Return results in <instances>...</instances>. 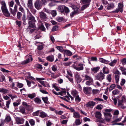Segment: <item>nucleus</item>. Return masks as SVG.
<instances>
[{"label":"nucleus","instance_id":"nucleus-1","mask_svg":"<svg viewBox=\"0 0 126 126\" xmlns=\"http://www.w3.org/2000/svg\"><path fill=\"white\" fill-rule=\"evenodd\" d=\"M0 3L2 5L1 10L4 15L7 17H9L10 16V14L8 11L5 1H2Z\"/></svg>","mask_w":126,"mask_h":126},{"label":"nucleus","instance_id":"nucleus-2","mask_svg":"<svg viewBox=\"0 0 126 126\" xmlns=\"http://www.w3.org/2000/svg\"><path fill=\"white\" fill-rule=\"evenodd\" d=\"M121 98V100H119L118 101V106L122 109H125L126 106L125 105V98L123 96Z\"/></svg>","mask_w":126,"mask_h":126},{"label":"nucleus","instance_id":"nucleus-3","mask_svg":"<svg viewBox=\"0 0 126 126\" xmlns=\"http://www.w3.org/2000/svg\"><path fill=\"white\" fill-rule=\"evenodd\" d=\"M105 77L104 74L102 72H100L95 76V77L96 79L102 82L105 78Z\"/></svg>","mask_w":126,"mask_h":126},{"label":"nucleus","instance_id":"nucleus-4","mask_svg":"<svg viewBox=\"0 0 126 126\" xmlns=\"http://www.w3.org/2000/svg\"><path fill=\"white\" fill-rule=\"evenodd\" d=\"M71 7L74 11L72 12L70 14V16L72 17L78 13L79 10V8L77 7L76 6L74 5H72Z\"/></svg>","mask_w":126,"mask_h":126},{"label":"nucleus","instance_id":"nucleus-5","mask_svg":"<svg viewBox=\"0 0 126 126\" xmlns=\"http://www.w3.org/2000/svg\"><path fill=\"white\" fill-rule=\"evenodd\" d=\"M123 3H119L118 4V9H116L115 11L112 12L113 13H117L119 11H120L121 12H123Z\"/></svg>","mask_w":126,"mask_h":126},{"label":"nucleus","instance_id":"nucleus-6","mask_svg":"<svg viewBox=\"0 0 126 126\" xmlns=\"http://www.w3.org/2000/svg\"><path fill=\"white\" fill-rule=\"evenodd\" d=\"M26 19L29 20V21H31V22H35L36 21L34 17L30 13H27Z\"/></svg>","mask_w":126,"mask_h":126},{"label":"nucleus","instance_id":"nucleus-7","mask_svg":"<svg viewBox=\"0 0 126 126\" xmlns=\"http://www.w3.org/2000/svg\"><path fill=\"white\" fill-rule=\"evenodd\" d=\"M34 5L35 8L38 10H39L41 9L42 6V4L41 1H37L35 2Z\"/></svg>","mask_w":126,"mask_h":126},{"label":"nucleus","instance_id":"nucleus-8","mask_svg":"<svg viewBox=\"0 0 126 126\" xmlns=\"http://www.w3.org/2000/svg\"><path fill=\"white\" fill-rule=\"evenodd\" d=\"M39 16L40 19L42 20H45L47 19V15L46 13L43 12H39Z\"/></svg>","mask_w":126,"mask_h":126},{"label":"nucleus","instance_id":"nucleus-9","mask_svg":"<svg viewBox=\"0 0 126 126\" xmlns=\"http://www.w3.org/2000/svg\"><path fill=\"white\" fill-rule=\"evenodd\" d=\"M92 88L88 87H85L83 88V91L86 94H90L91 92Z\"/></svg>","mask_w":126,"mask_h":126},{"label":"nucleus","instance_id":"nucleus-10","mask_svg":"<svg viewBox=\"0 0 126 126\" xmlns=\"http://www.w3.org/2000/svg\"><path fill=\"white\" fill-rule=\"evenodd\" d=\"M17 6L16 4L15 5L14 10H13L11 8H10V11L14 16L16 14L17 11Z\"/></svg>","mask_w":126,"mask_h":126},{"label":"nucleus","instance_id":"nucleus-11","mask_svg":"<svg viewBox=\"0 0 126 126\" xmlns=\"http://www.w3.org/2000/svg\"><path fill=\"white\" fill-rule=\"evenodd\" d=\"M16 122L18 124H22L23 123L24 119L21 118L17 117L16 118Z\"/></svg>","mask_w":126,"mask_h":126},{"label":"nucleus","instance_id":"nucleus-12","mask_svg":"<svg viewBox=\"0 0 126 126\" xmlns=\"http://www.w3.org/2000/svg\"><path fill=\"white\" fill-rule=\"evenodd\" d=\"M95 103L93 101H90L86 105V106L87 107L93 108L95 105Z\"/></svg>","mask_w":126,"mask_h":126},{"label":"nucleus","instance_id":"nucleus-13","mask_svg":"<svg viewBox=\"0 0 126 126\" xmlns=\"http://www.w3.org/2000/svg\"><path fill=\"white\" fill-rule=\"evenodd\" d=\"M31 60V61H32V57L31 55H30L29 56V58L27 59L26 60L24 61L21 63V64H25L28 63Z\"/></svg>","mask_w":126,"mask_h":126},{"label":"nucleus","instance_id":"nucleus-14","mask_svg":"<svg viewBox=\"0 0 126 126\" xmlns=\"http://www.w3.org/2000/svg\"><path fill=\"white\" fill-rule=\"evenodd\" d=\"M65 6L64 5H59L58 7V10L61 13H63Z\"/></svg>","mask_w":126,"mask_h":126},{"label":"nucleus","instance_id":"nucleus-15","mask_svg":"<svg viewBox=\"0 0 126 126\" xmlns=\"http://www.w3.org/2000/svg\"><path fill=\"white\" fill-rule=\"evenodd\" d=\"M27 5L28 8L30 9L33 8L32 0H28Z\"/></svg>","mask_w":126,"mask_h":126},{"label":"nucleus","instance_id":"nucleus-16","mask_svg":"<svg viewBox=\"0 0 126 126\" xmlns=\"http://www.w3.org/2000/svg\"><path fill=\"white\" fill-rule=\"evenodd\" d=\"M75 78L77 83H79L81 81V79L79 74H76L75 75Z\"/></svg>","mask_w":126,"mask_h":126},{"label":"nucleus","instance_id":"nucleus-17","mask_svg":"<svg viewBox=\"0 0 126 126\" xmlns=\"http://www.w3.org/2000/svg\"><path fill=\"white\" fill-rule=\"evenodd\" d=\"M34 22H31V21H29L28 23L29 26L27 28V30L30 29L31 28H33L35 27V25L34 23H32Z\"/></svg>","mask_w":126,"mask_h":126},{"label":"nucleus","instance_id":"nucleus-18","mask_svg":"<svg viewBox=\"0 0 126 126\" xmlns=\"http://www.w3.org/2000/svg\"><path fill=\"white\" fill-rule=\"evenodd\" d=\"M9 91L5 88H0V92L4 94L8 93Z\"/></svg>","mask_w":126,"mask_h":126},{"label":"nucleus","instance_id":"nucleus-19","mask_svg":"<svg viewBox=\"0 0 126 126\" xmlns=\"http://www.w3.org/2000/svg\"><path fill=\"white\" fill-rule=\"evenodd\" d=\"M27 96L31 99H32L36 96V94L35 93L29 94L26 95Z\"/></svg>","mask_w":126,"mask_h":126},{"label":"nucleus","instance_id":"nucleus-20","mask_svg":"<svg viewBox=\"0 0 126 126\" xmlns=\"http://www.w3.org/2000/svg\"><path fill=\"white\" fill-rule=\"evenodd\" d=\"M103 73L104 74H108L109 72V71L108 68L106 67H104L102 69Z\"/></svg>","mask_w":126,"mask_h":126},{"label":"nucleus","instance_id":"nucleus-21","mask_svg":"<svg viewBox=\"0 0 126 126\" xmlns=\"http://www.w3.org/2000/svg\"><path fill=\"white\" fill-rule=\"evenodd\" d=\"M95 117L99 119H101V113L98 111H96L95 113Z\"/></svg>","mask_w":126,"mask_h":126},{"label":"nucleus","instance_id":"nucleus-22","mask_svg":"<svg viewBox=\"0 0 126 126\" xmlns=\"http://www.w3.org/2000/svg\"><path fill=\"white\" fill-rule=\"evenodd\" d=\"M47 60L51 62H53L54 60V57L53 55L49 56L46 58Z\"/></svg>","mask_w":126,"mask_h":126},{"label":"nucleus","instance_id":"nucleus-23","mask_svg":"<svg viewBox=\"0 0 126 126\" xmlns=\"http://www.w3.org/2000/svg\"><path fill=\"white\" fill-rule=\"evenodd\" d=\"M71 94L74 97L77 96H78V93L75 90L72 91L71 92Z\"/></svg>","mask_w":126,"mask_h":126},{"label":"nucleus","instance_id":"nucleus-24","mask_svg":"<svg viewBox=\"0 0 126 126\" xmlns=\"http://www.w3.org/2000/svg\"><path fill=\"white\" fill-rule=\"evenodd\" d=\"M47 115V114L45 112L43 111L40 112L39 116L43 118H45L46 117Z\"/></svg>","mask_w":126,"mask_h":126},{"label":"nucleus","instance_id":"nucleus-25","mask_svg":"<svg viewBox=\"0 0 126 126\" xmlns=\"http://www.w3.org/2000/svg\"><path fill=\"white\" fill-rule=\"evenodd\" d=\"M83 64L82 63H78V64L77 68H79L80 69L79 70H77L78 71H80L81 70H83L84 69L83 67Z\"/></svg>","mask_w":126,"mask_h":126},{"label":"nucleus","instance_id":"nucleus-26","mask_svg":"<svg viewBox=\"0 0 126 126\" xmlns=\"http://www.w3.org/2000/svg\"><path fill=\"white\" fill-rule=\"evenodd\" d=\"M99 60L100 62L105 64H108L109 62L108 61L105 60L102 58H100Z\"/></svg>","mask_w":126,"mask_h":126},{"label":"nucleus","instance_id":"nucleus-27","mask_svg":"<svg viewBox=\"0 0 126 126\" xmlns=\"http://www.w3.org/2000/svg\"><path fill=\"white\" fill-rule=\"evenodd\" d=\"M105 119L107 121H109L110 119L111 118L112 116V115L111 114H109L104 116Z\"/></svg>","mask_w":126,"mask_h":126},{"label":"nucleus","instance_id":"nucleus-28","mask_svg":"<svg viewBox=\"0 0 126 126\" xmlns=\"http://www.w3.org/2000/svg\"><path fill=\"white\" fill-rule=\"evenodd\" d=\"M100 67H97L93 68L91 69L92 71L94 73H96L99 70Z\"/></svg>","mask_w":126,"mask_h":126},{"label":"nucleus","instance_id":"nucleus-29","mask_svg":"<svg viewBox=\"0 0 126 126\" xmlns=\"http://www.w3.org/2000/svg\"><path fill=\"white\" fill-rule=\"evenodd\" d=\"M19 111L22 113L23 114L25 113V110L24 107H20L19 109Z\"/></svg>","mask_w":126,"mask_h":126},{"label":"nucleus","instance_id":"nucleus-30","mask_svg":"<svg viewBox=\"0 0 126 126\" xmlns=\"http://www.w3.org/2000/svg\"><path fill=\"white\" fill-rule=\"evenodd\" d=\"M117 60L114 59L112 61H111V62L109 63V64L111 66H113L116 64L117 62Z\"/></svg>","mask_w":126,"mask_h":126},{"label":"nucleus","instance_id":"nucleus-31","mask_svg":"<svg viewBox=\"0 0 126 126\" xmlns=\"http://www.w3.org/2000/svg\"><path fill=\"white\" fill-rule=\"evenodd\" d=\"M73 117L77 118H79L80 117V115L79 113L76 112H74L73 113Z\"/></svg>","mask_w":126,"mask_h":126},{"label":"nucleus","instance_id":"nucleus-32","mask_svg":"<svg viewBox=\"0 0 126 126\" xmlns=\"http://www.w3.org/2000/svg\"><path fill=\"white\" fill-rule=\"evenodd\" d=\"M119 69L121 71L122 74L126 75V69L125 68H124L123 67H120L119 68Z\"/></svg>","mask_w":126,"mask_h":126},{"label":"nucleus","instance_id":"nucleus-33","mask_svg":"<svg viewBox=\"0 0 126 126\" xmlns=\"http://www.w3.org/2000/svg\"><path fill=\"white\" fill-rule=\"evenodd\" d=\"M93 83V79H91L90 80H87L85 83L86 85L88 86H89L91 84Z\"/></svg>","mask_w":126,"mask_h":126},{"label":"nucleus","instance_id":"nucleus-34","mask_svg":"<svg viewBox=\"0 0 126 126\" xmlns=\"http://www.w3.org/2000/svg\"><path fill=\"white\" fill-rule=\"evenodd\" d=\"M78 63L76 62H75L74 63V64H73V67L76 70H79L80 69L79 68H77V65H78Z\"/></svg>","mask_w":126,"mask_h":126},{"label":"nucleus","instance_id":"nucleus-35","mask_svg":"<svg viewBox=\"0 0 126 126\" xmlns=\"http://www.w3.org/2000/svg\"><path fill=\"white\" fill-rule=\"evenodd\" d=\"M120 92V91L118 89H115L112 91V93L114 95H116L118 94Z\"/></svg>","mask_w":126,"mask_h":126},{"label":"nucleus","instance_id":"nucleus-36","mask_svg":"<svg viewBox=\"0 0 126 126\" xmlns=\"http://www.w3.org/2000/svg\"><path fill=\"white\" fill-rule=\"evenodd\" d=\"M42 99L44 102L46 104H48L49 103L48 101V98L47 97H42Z\"/></svg>","mask_w":126,"mask_h":126},{"label":"nucleus","instance_id":"nucleus-37","mask_svg":"<svg viewBox=\"0 0 126 126\" xmlns=\"http://www.w3.org/2000/svg\"><path fill=\"white\" fill-rule=\"evenodd\" d=\"M84 77V80H90L93 79L92 77L87 75H85Z\"/></svg>","mask_w":126,"mask_h":126},{"label":"nucleus","instance_id":"nucleus-38","mask_svg":"<svg viewBox=\"0 0 126 126\" xmlns=\"http://www.w3.org/2000/svg\"><path fill=\"white\" fill-rule=\"evenodd\" d=\"M120 76L118 75H115V82L116 84H118Z\"/></svg>","mask_w":126,"mask_h":126},{"label":"nucleus","instance_id":"nucleus-39","mask_svg":"<svg viewBox=\"0 0 126 126\" xmlns=\"http://www.w3.org/2000/svg\"><path fill=\"white\" fill-rule=\"evenodd\" d=\"M8 95L11 97L12 99V100L15 98H17V96L15 94H8Z\"/></svg>","mask_w":126,"mask_h":126},{"label":"nucleus","instance_id":"nucleus-40","mask_svg":"<svg viewBox=\"0 0 126 126\" xmlns=\"http://www.w3.org/2000/svg\"><path fill=\"white\" fill-rule=\"evenodd\" d=\"M64 52L66 54L69 56H71L72 54V52L68 50H65L64 51Z\"/></svg>","mask_w":126,"mask_h":126},{"label":"nucleus","instance_id":"nucleus-41","mask_svg":"<svg viewBox=\"0 0 126 126\" xmlns=\"http://www.w3.org/2000/svg\"><path fill=\"white\" fill-rule=\"evenodd\" d=\"M94 85L96 87H100L101 86V85L100 82L98 81H96L95 82Z\"/></svg>","mask_w":126,"mask_h":126},{"label":"nucleus","instance_id":"nucleus-42","mask_svg":"<svg viewBox=\"0 0 126 126\" xmlns=\"http://www.w3.org/2000/svg\"><path fill=\"white\" fill-rule=\"evenodd\" d=\"M11 118L10 116L8 115H6L5 120L7 122L10 121L11 120Z\"/></svg>","mask_w":126,"mask_h":126},{"label":"nucleus","instance_id":"nucleus-43","mask_svg":"<svg viewBox=\"0 0 126 126\" xmlns=\"http://www.w3.org/2000/svg\"><path fill=\"white\" fill-rule=\"evenodd\" d=\"M111 74H109L107 76V79L109 82H111Z\"/></svg>","mask_w":126,"mask_h":126},{"label":"nucleus","instance_id":"nucleus-44","mask_svg":"<svg viewBox=\"0 0 126 126\" xmlns=\"http://www.w3.org/2000/svg\"><path fill=\"white\" fill-rule=\"evenodd\" d=\"M34 101L37 104H40L41 102V99L37 97H36L34 98Z\"/></svg>","mask_w":126,"mask_h":126},{"label":"nucleus","instance_id":"nucleus-45","mask_svg":"<svg viewBox=\"0 0 126 126\" xmlns=\"http://www.w3.org/2000/svg\"><path fill=\"white\" fill-rule=\"evenodd\" d=\"M11 102V100H10L8 101H6V107L8 109L9 107V105L10 104Z\"/></svg>","mask_w":126,"mask_h":126},{"label":"nucleus","instance_id":"nucleus-46","mask_svg":"<svg viewBox=\"0 0 126 126\" xmlns=\"http://www.w3.org/2000/svg\"><path fill=\"white\" fill-rule=\"evenodd\" d=\"M51 69L52 70L55 72L57 70V67L56 65H53L51 67Z\"/></svg>","mask_w":126,"mask_h":126},{"label":"nucleus","instance_id":"nucleus-47","mask_svg":"<svg viewBox=\"0 0 126 126\" xmlns=\"http://www.w3.org/2000/svg\"><path fill=\"white\" fill-rule=\"evenodd\" d=\"M100 91L98 89H93L92 90V92L94 94H96L99 93Z\"/></svg>","mask_w":126,"mask_h":126},{"label":"nucleus","instance_id":"nucleus-48","mask_svg":"<svg viewBox=\"0 0 126 126\" xmlns=\"http://www.w3.org/2000/svg\"><path fill=\"white\" fill-rule=\"evenodd\" d=\"M56 48L61 52H63V49L62 47L58 46L56 47Z\"/></svg>","mask_w":126,"mask_h":126},{"label":"nucleus","instance_id":"nucleus-49","mask_svg":"<svg viewBox=\"0 0 126 126\" xmlns=\"http://www.w3.org/2000/svg\"><path fill=\"white\" fill-rule=\"evenodd\" d=\"M116 87V85L114 84H112L110 85V86L109 90L110 91L112 90L113 89H114Z\"/></svg>","mask_w":126,"mask_h":126},{"label":"nucleus","instance_id":"nucleus-50","mask_svg":"<svg viewBox=\"0 0 126 126\" xmlns=\"http://www.w3.org/2000/svg\"><path fill=\"white\" fill-rule=\"evenodd\" d=\"M29 121L31 126H33L34 125L35 122L33 119H30L29 120Z\"/></svg>","mask_w":126,"mask_h":126},{"label":"nucleus","instance_id":"nucleus-51","mask_svg":"<svg viewBox=\"0 0 126 126\" xmlns=\"http://www.w3.org/2000/svg\"><path fill=\"white\" fill-rule=\"evenodd\" d=\"M64 12L66 14H68L70 12L69 9L65 6L64 9Z\"/></svg>","mask_w":126,"mask_h":126},{"label":"nucleus","instance_id":"nucleus-52","mask_svg":"<svg viewBox=\"0 0 126 126\" xmlns=\"http://www.w3.org/2000/svg\"><path fill=\"white\" fill-rule=\"evenodd\" d=\"M68 95V96L66 95L65 96V97L68 100H70V98L69 97H70L72 100H73L74 98L70 94H69Z\"/></svg>","mask_w":126,"mask_h":126},{"label":"nucleus","instance_id":"nucleus-53","mask_svg":"<svg viewBox=\"0 0 126 126\" xmlns=\"http://www.w3.org/2000/svg\"><path fill=\"white\" fill-rule=\"evenodd\" d=\"M75 97V100L76 102H79L81 100V98L79 97V95L78 96H76Z\"/></svg>","mask_w":126,"mask_h":126},{"label":"nucleus","instance_id":"nucleus-54","mask_svg":"<svg viewBox=\"0 0 126 126\" xmlns=\"http://www.w3.org/2000/svg\"><path fill=\"white\" fill-rule=\"evenodd\" d=\"M121 62L123 65H125L126 64V59L124 58L121 60Z\"/></svg>","mask_w":126,"mask_h":126},{"label":"nucleus","instance_id":"nucleus-55","mask_svg":"<svg viewBox=\"0 0 126 126\" xmlns=\"http://www.w3.org/2000/svg\"><path fill=\"white\" fill-rule=\"evenodd\" d=\"M89 4H88L85 5H83L81 7V9L82 10H84L85 8L89 6Z\"/></svg>","mask_w":126,"mask_h":126},{"label":"nucleus","instance_id":"nucleus-56","mask_svg":"<svg viewBox=\"0 0 126 126\" xmlns=\"http://www.w3.org/2000/svg\"><path fill=\"white\" fill-rule=\"evenodd\" d=\"M16 85L18 87L20 88L23 87V85L22 83H19V82H17Z\"/></svg>","mask_w":126,"mask_h":126},{"label":"nucleus","instance_id":"nucleus-57","mask_svg":"<svg viewBox=\"0 0 126 126\" xmlns=\"http://www.w3.org/2000/svg\"><path fill=\"white\" fill-rule=\"evenodd\" d=\"M114 5L113 4H110L108 6L107 8V9L108 10H109L111 8H113L114 7Z\"/></svg>","mask_w":126,"mask_h":126},{"label":"nucleus","instance_id":"nucleus-58","mask_svg":"<svg viewBox=\"0 0 126 126\" xmlns=\"http://www.w3.org/2000/svg\"><path fill=\"white\" fill-rule=\"evenodd\" d=\"M82 3L84 4H89L91 2V0H81Z\"/></svg>","mask_w":126,"mask_h":126},{"label":"nucleus","instance_id":"nucleus-59","mask_svg":"<svg viewBox=\"0 0 126 126\" xmlns=\"http://www.w3.org/2000/svg\"><path fill=\"white\" fill-rule=\"evenodd\" d=\"M75 123L77 125H78L81 124L80 120L79 119H77L76 120Z\"/></svg>","mask_w":126,"mask_h":126},{"label":"nucleus","instance_id":"nucleus-60","mask_svg":"<svg viewBox=\"0 0 126 126\" xmlns=\"http://www.w3.org/2000/svg\"><path fill=\"white\" fill-rule=\"evenodd\" d=\"M40 110H37L36 112L33 113V115L35 116H39L40 115Z\"/></svg>","mask_w":126,"mask_h":126},{"label":"nucleus","instance_id":"nucleus-61","mask_svg":"<svg viewBox=\"0 0 126 126\" xmlns=\"http://www.w3.org/2000/svg\"><path fill=\"white\" fill-rule=\"evenodd\" d=\"M39 28L42 31H44L45 30V28L43 25V24L42 23L41 25L39 26Z\"/></svg>","mask_w":126,"mask_h":126},{"label":"nucleus","instance_id":"nucleus-62","mask_svg":"<svg viewBox=\"0 0 126 126\" xmlns=\"http://www.w3.org/2000/svg\"><path fill=\"white\" fill-rule=\"evenodd\" d=\"M14 3V2L13 1H11L9 3V7H13V6Z\"/></svg>","mask_w":126,"mask_h":126},{"label":"nucleus","instance_id":"nucleus-63","mask_svg":"<svg viewBox=\"0 0 126 126\" xmlns=\"http://www.w3.org/2000/svg\"><path fill=\"white\" fill-rule=\"evenodd\" d=\"M126 82V80L124 79H122L120 82V85L121 86H123Z\"/></svg>","mask_w":126,"mask_h":126},{"label":"nucleus","instance_id":"nucleus-64","mask_svg":"<svg viewBox=\"0 0 126 126\" xmlns=\"http://www.w3.org/2000/svg\"><path fill=\"white\" fill-rule=\"evenodd\" d=\"M63 18L59 17H57L56 18L57 20L59 22H60L62 21L63 20Z\"/></svg>","mask_w":126,"mask_h":126}]
</instances>
